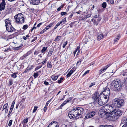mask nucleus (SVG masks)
I'll list each match as a JSON object with an SVG mask.
<instances>
[{
	"label": "nucleus",
	"mask_w": 127,
	"mask_h": 127,
	"mask_svg": "<svg viewBox=\"0 0 127 127\" xmlns=\"http://www.w3.org/2000/svg\"><path fill=\"white\" fill-rule=\"evenodd\" d=\"M84 109L81 107L75 108L69 112L68 116L71 119H78L84 111Z\"/></svg>",
	"instance_id": "nucleus-1"
},
{
	"label": "nucleus",
	"mask_w": 127,
	"mask_h": 127,
	"mask_svg": "<svg viewBox=\"0 0 127 127\" xmlns=\"http://www.w3.org/2000/svg\"><path fill=\"white\" fill-rule=\"evenodd\" d=\"M112 105H109L107 107L108 108V109L110 111L109 113H110L112 115L116 117L117 116H120L122 114V112L120 109H116L115 107H112Z\"/></svg>",
	"instance_id": "nucleus-2"
},
{
	"label": "nucleus",
	"mask_w": 127,
	"mask_h": 127,
	"mask_svg": "<svg viewBox=\"0 0 127 127\" xmlns=\"http://www.w3.org/2000/svg\"><path fill=\"white\" fill-rule=\"evenodd\" d=\"M124 103V100L123 99L116 98L112 101V104L110 105H112V107L119 108L123 106Z\"/></svg>",
	"instance_id": "nucleus-3"
},
{
	"label": "nucleus",
	"mask_w": 127,
	"mask_h": 127,
	"mask_svg": "<svg viewBox=\"0 0 127 127\" xmlns=\"http://www.w3.org/2000/svg\"><path fill=\"white\" fill-rule=\"evenodd\" d=\"M108 106H103L101 108V109L99 110L98 112V114L100 115V116L101 117H102L105 115H106L107 113L109 112L110 111L108 110L107 107Z\"/></svg>",
	"instance_id": "nucleus-4"
},
{
	"label": "nucleus",
	"mask_w": 127,
	"mask_h": 127,
	"mask_svg": "<svg viewBox=\"0 0 127 127\" xmlns=\"http://www.w3.org/2000/svg\"><path fill=\"white\" fill-rule=\"evenodd\" d=\"M111 85L117 90H120L122 88V84L119 80L113 81L111 83Z\"/></svg>",
	"instance_id": "nucleus-5"
},
{
	"label": "nucleus",
	"mask_w": 127,
	"mask_h": 127,
	"mask_svg": "<svg viewBox=\"0 0 127 127\" xmlns=\"http://www.w3.org/2000/svg\"><path fill=\"white\" fill-rule=\"evenodd\" d=\"M16 22L19 23H22L24 21V18L23 15L21 13H19L15 16Z\"/></svg>",
	"instance_id": "nucleus-6"
},
{
	"label": "nucleus",
	"mask_w": 127,
	"mask_h": 127,
	"mask_svg": "<svg viewBox=\"0 0 127 127\" xmlns=\"http://www.w3.org/2000/svg\"><path fill=\"white\" fill-rule=\"evenodd\" d=\"M110 93L109 89L108 88H103V91L102 92L103 95L102 96L106 98H107L108 100L109 97L110 95Z\"/></svg>",
	"instance_id": "nucleus-7"
},
{
	"label": "nucleus",
	"mask_w": 127,
	"mask_h": 127,
	"mask_svg": "<svg viewBox=\"0 0 127 127\" xmlns=\"http://www.w3.org/2000/svg\"><path fill=\"white\" fill-rule=\"evenodd\" d=\"M108 100L103 96H100L97 100L98 104L100 106H102L106 103Z\"/></svg>",
	"instance_id": "nucleus-8"
},
{
	"label": "nucleus",
	"mask_w": 127,
	"mask_h": 127,
	"mask_svg": "<svg viewBox=\"0 0 127 127\" xmlns=\"http://www.w3.org/2000/svg\"><path fill=\"white\" fill-rule=\"evenodd\" d=\"M90 92H82L81 94L83 95L82 97L83 99L88 98L90 97L91 94Z\"/></svg>",
	"instance_id": "nucleus-9"
},
{
	"label": "nucleus",
	"mask_w": 127,
	"mask_h": 127,
	"mask_svg": "<svg viewBox=\"0 0 127 127\" xmlns=\"http://www.w3.org/2000/svg\"><path fill=\"white\" fill-rule=\"evenodd\" d=\"M92 97L93 100L94 101V102L95 103L97 102V100L100 97L98 93L97 92H95L94 94H93Z\"/></svg>",
	"instance_id": "nucleus-10"
},
{
	"label": "nucleus",
	"mask_w": 127,
	"mask_h": 127,
	"mask_svg": "<svg viewBox=\"0 0 127 127\" xmlns=\"http://www.w3.org/2000/svg\"><path fill=\"white\" fill-rule=\"evenodd\" d=\"M95 114V112L94 111L90 112L87 113L85 117V119L92 118L93 117Z\"/></svg>",
	"instance_id": "nucleus-11"
},
{
	"label": "nucleus",
	"mask_w": 127,
	"mask_h": 127,
	"mask_svg": "<svg viewBox=\"0 0 127 127\" xmlns=\"http://www.w3.org/2000/svg\"><path fill=\"white\" fill-rule=\"evenodd\" d=\"M13 10L12 6L11 5H9L7 7V8L5 11V14H9L12 12Z\"/></svg>",
	"instance_id": "nucleus-12"
},
{
	"label": "nucleus",
	"mask_w": 127,
	"mask_h": 127,
	"mask_svg": "<svg viewBox=\"0 0 127 127\" xmlns=\"http://www.w3.org/2000/svg\"><path fill=\"white\" fill-rule=\"evenodd\" d=\"M124 124L122 127H127V117H124L122 119L121 124Z\"/></svg>",
	"instance_id": "nucleus-13"
},
{
	"label": "nucleus",
	"mask_w": 127,
	"mask_h": 127,
	"mask_svg": "<svg viewBox=\"0 0 127 127\" xmlns=\"http://www.w3.org/2000/svg\"><path fill=\"white\" fill-rule=\"evenodd\" d=\"M2 2L0 4V10L1 11L3 10L5 8L6 3L5 0H1Z\"/></svg>",
	"instance_id": "nucleus-14"
},
{
	"label": "nucleus",
	"mask_w": 127,
	"mask_h": 127,
	"mask_svg": "<svg viewBox=\"0 0 127 127\" xmlns=\"http://www.w3.org/2000/svg\"><path fill=\"white\" fill-rule=\"evenodd\" d=\"M30 1L31 4L35 5L39 4L41 2L40 0H30Z\"/></svg>",
	"instance_id": "nucleus-15"
},
{
	"label": "nucleus",
	"mask_w": 127,
	"mask_h": 127,
	"mask_svg": "<svg viewBox=\"0 0 127 127\" xmlns=\"http://www.w3.org/2000/svg\"><path fill=\"white\" fill-rule=\"evenodd\" d=\"M4 35H2L1 38L0 39V43H4L6 41H7L8 40L7 36L5 37Z\"/></svg>",
	"instance_id": "nucleus-16"
},
{
	"label": "nucleus",
	"mask_w": 127,
	"mask_h": 127,
	"mask_svg": "<svg viewBox=\"0 0 127 127\" xmlns=\"http://www.w3.org/2000/svg\"><path fill=\"white\" fill-rule=\"evenodd\" d=\"M5 26L6 27L8 26H11V21L8 19H6L5 20Z\"/></svg>",
	"instance_id": "nucleus-17"
},
{
	"label": "nucleus",
	"mask_w": 127,
	"mask_h": 127,
	"mask_svg": "<svg viewBox=\"0 0 127 127\" xmlns=\"http://www.w3.org/2000/svg\"><path fill=\"white\" fill-rule=\"evenodd\" d=\"M104 36L101 33H99L97 36V40H100L101 39L104 38Z\"/></svg>",
	"instance_id": "nucleus-18"
},
{
	"label": "nucleus",
	"mask_w": 127,
	"mask_h": 127,
	"mask_svg": "<svg viewBox=\"0 0 127 127\" xmlns=\"http://www.w3.org/2000/svg\"><path fill=\"white\" fill-rule=\"evenodd\" d=\"M75 70V68H73L66 75L67 77H69Z\"/></svg>",
	"instance_id": "nucleus-19"
},
{
	"label": "nucleus",
	"mask_w": 127,
	"mask_h": 127,
	"mask_svg": "<svg viewBox=\"0 0 127 127\" xmlns=\"http://www.w3.org/2000/svg\"><path fill=\"white\" fill-rule=\"evenodd\" d=\"M6 30L9 32H12L14 30V28L12 27V25L11 26H8L6 27Z\"/></svg>",
	"instance_id": "nucleus-20"
},
{
	"label": "nucleus",
	"mask_w": 127,
	"mask_h": 127,
	"mask_svg": "<svg viewBox=\"0 0 127 127\" xmlns=\"http://www.w3.org/2000/svg\"><path fill=\"white\" fill-rule=\"evenodd\" d=\"M53 124H54V125L55 126V127H59V124L56 121H53L47 127H50V126L52 125Z\"/></svg>",
	"instance_id": "nucleus-21"
},
{
	"label": "nucleus",
	"mask_w": 127,
	"mask_h": 127,
	"mask_svg": "<svg viewBox=\"0 0 127 127\" xmlns=\"http://www.w3.org/2000/svg\"><path fill=\"white\" fill-rule=\"evenodd\" d=\"M122 75L125 77L124 78L125 83V84L127 85V70H126V71L123 73Z\"/></svg>",
	"instance_id": "nucleus-22"
},
{
	"label": "nucleus",
	"mask_w": 127,
	"mask_h": 127,
	"mask_svg": "<svg viewBox=\"0 0 127 127\" xmlns=\"http://www.w3.org/2000/svg\"><path fill=\"white\" fill-rule=\"evenodd\" d=\"M54 50V48L53 47H52L50 49L48 52V54H47V56L48 57L52 55Z\"/></svg>",
	"instance_id": "nucleus-23"
},
{
	"label": "nucleus",
	"mask_w": 127,
	"mask_h": 127,
	"mask_svg": "<svg viewBox=\"0 0 127 127\" xmlns=\"http://www.w3.org/2000/svg\"><path fill=\"white\" fill-rule=\"evenodd\" d=\"M51 99H50L49 100H48V101H47L46 104V105H45V107H44V110L45 112L46 110H47V106L49 104V102L51 101Z\"/></svg>",
	"instance_id": "nucleus-24"
},
{
	"label": "nucleus",
	"mask_w": 127,
	"mask_h": 127,
	"mask_svg": "<svg viewBox=\"0 0 127 127\" xmlns=\"http://www.w3.org/2000/svg\"><path fill=\"white\" fill-rule=\"evenodd\" d=\"M59 76L58 75H53L51 76V78L52 80L54 81H55L57 80Z\"/></svg>",
	"instance_id": "nucleus-25"
},
{
	"label": "nucleus",
	"mask_w": 127,
	"mask_h": 127,
	"mask_svg": "<svg viewBox=\"0 0 127 127\" xmlns=\"http://www.w3.org/2000/svg\"><path fill=\"white\" fill-rule=\"evenodd\" d=\"M120 34H118L116 37H115L114 38V40L115 42V43H116L118 42V40L120 38Z\"/></svg>",
	"instance_id": "nucleus-26"
},
{
	"label": "nucleus",
	"mask_w": 127,
	"mask_h": 127,
	"mask_svg": "<svg viewBox=\"0 0 127 127\" xmlns=\"http://www.w3.org/2000/svg\"><path fill=\"white\" fill-rule=\"evenodd\" d=\"M72 99L71 98H67L66 100L64 101L63 103L64 105L66 104L67 102L70 101Z\"/></svg>",
	"instance_id": "nucleus-27"
},
{
	"label": "nucleus",
	"mask_w": 127,
	"mask_h": 127,
	"mask_svg": "<svg viewBox=\"0 0 127 127\" xmlns=\"http://www.w3.org/2000/svg\"><path fill=\"white\" fill-rule=\"evenodd\" d=\"M8 106L7 103L5 104L3 106L2 108V111L3 110L6 109L7 108H8Z\"/></svg>",
	"instance_id": "nucleus-28"
},
{
	"label": "nucleus",
	"mask_w": 127,
	"mask_h": 127,
	"mask_svg": "<svg viewBox=\"0 0 127 127\" xmlns=\"http://www.w3.org/2000/svg\"><path fill=\"white\" fill-rule=\"evenodd\" d=\"M18 74V72H15L11 74V76L13 78H15L17 77L16 74Z\"/></svg>",
	"instance_id": "nucleus-29"
},
{
	"label": "nucleus",
	"mask_w": 127,
	"mask_h": 127,
	"mask_svg": "<svg viewBox=\"0 0 127 127\" xmlns=\"http://www.w3.org/2000/svg\"><path fill=\"white\" fill-rule=\"evenodd\" d=\"M51 62L50 61H48L47 63V67L49 68H51L52 67V65L50 64Z\"/></svg>",
	"instance_id": "nucleus-30"
},
{
	"label": "nucleus",
	"mask_w": 127,
	"mask_h": 127,
	"mask_svg": "<svg viewBox=\"0 0 127 127\" xmlns=\"http://www.w3.org/2000/svg\"><path fill=\"white\" fill-rule=\"evenodd\" d=\"M98 127H114L112 126L111 125H103L100 126Z\"/></svg>",
	"instance_id": "nucleus-31"
},
{
	"label": "nucleus",
	"mask_w": 127,
	"mask_h": 127,
	"mask_svg": "<svg viewBox=\"0 0 127 127\" xmlns=\"http://www.w3.org/2000/svg\"><path fill=\"white\" fill-rule=\"evenodd\" d=\"M61 24H62V22H60L58 23L54 27V29H56Z\"/></svg>",
	"instance_id": "nucleus-32"
},
{
	"label": "nucleus",
	"mask_w": 127,
	"mask_h": 127,
	"mask_svg": "<svg viewBox=\"0 0 127 127\" xmlns=\"http://www.w3.org/2000/svg\"><path fill=\"white\" fill-rule=\"evenodd\" d=\"M107 4L105 2H103L102 4V7L103 8H105L106 7Z\"/></svg>",
	"instance_id": "nucleus-33"
},
{
	"label": "nucleus",
	"mask_w": 127,
	"mask_h": 127,
	"mask_svg": "<svg viewBox=\"0 0 127 127\" xmlns=\"http://www.w3.org/2000/svg\"><path fill=\"white\" fill-rule=\"evenodd\" d=\"M32 53V52L31 51H29L26 54L24 55V57H26L28 56Z\"/></svg>",
	"instance_id": "nucleus-34"
},
{
	"label": "nucleus",
	"mask_w": 127,
	"mask_h": 127,
	"mask_svg": "<svg viewBox=\"0 0 127 127\" xmlns=\"http://www.w3.org/2000/svg\"><path fill=\"white\" fill-rule=\"evenodd\" d=\"M47 49V47H44L42 49L41 52L42 53H43L45 52Z\"/></svg>",
	"instance_id": "nucleus-35"
},
{
	"label": "nucleus",
	"mask_w": 127,
	"mask_h": 127,
	"mask_svg": "<svg viewBox=\"0 0 127 127\" xmlns=\"http://www.w3.org/2000/svg\"><path fill=\"white\" fill-rule=\"evenodd\" d=\"M61 36H57L55 38L54 41H59L60 38Z\"/></svg>",
	"instance_id": "nucleus-36"
},
{
	"label": "nucleus",
	"mask_w": 127,
	"mask_h": 127,
	"mask_svg": "<svg viewBox=\"0 0 127 127\" xmlns=\"http://www.w3.org/2000/svg\"><path fill=\"white\" fill-rule=\"evenodd\" d=\"M28 25H25L23 26L22 29L24 30H26L28 28Z\"/></svg>",
	"instance_id": "nucleus-37"
},
{
	"label": "nucleus",
	"mask_w": 127,
	"mask_h": 127,
	"mask_svg": "<svg viewBox=\"0 0 127 127\" xmlns=\"http://www.w3.org/2000/svg\"><path fill=\"white\" fill-rule=\"evenodd\" d=\"M79 48H80L79 47V46L77 47V48H76V50H75V51H74V52H73V54H74V56L75 55L76 53L77 52V51L79 49Z\"/></svg>",
	"instance_id": "nucleus-38"
},
{
	"label": "nucleus",
	"mask_w": 127,
	"mask_h": 127,
	"mask_svg": "<svg viewBox=\"0 0 127 127\" xmlns=\"http://www.w3.org/2000/svg\"><path fill=\"white\" fill-rule=\"evenodd\" d=\"M37 106H35L34 107V109L33 111V113L35 112L37 108Z\"/></svg>",
	"instance_id": "nucleus-39"
},
{
	"label": "nucleus",
	"mask_w": 127,
	"mask_h": 127,
	"mask_svg": "<svg viewBox=\"0 0 127 127\" xmlns=\"http://www.w3.org/2000/svg\"><path fill=\"white\" fill-rule=\"evenodd\" d=\"M12 120H10L9 121V123H8V126L9 127H10L11 125L12 124Z\"/></svg>",
	"instance_id": "nucleus-40"
},
{
	"label": "nucleus",
	"mask_w": 127,
	"mask_h": 127,
	"mask_svg": "<svg viewBox=\"0 0 127 127\" xmlns=\"http://www.w3.org/2000/svg\"><path fill=\"white\" fill-rule=\"evenodd\" d=\"M66 21V19L65 18H64L62 20V21H61L60 22H62V23H63V24H64V23H65Z\"/></svg>",
	"instance_id": "nucleus-41"
},
{
	"label": "nucleus",
	"mask_w": 127,
	"mask_h": 127,
	"mask_svg": "<svg viewBox=\"0 0 127 127\" xmlns=\"http://www.w3.org/2000/svg\"><path fill=\"white\" fill-rule=\"evenodd\" d=\"M30 70V68H28V67L27 68H26L25 70L24 71L23 73H27V72L29 71V70Z\"/></svg>",
	"instance_id": "nucleus-42"
},
{
	"label": "nucleus",
	"mask_w": 127,
	"mask_h": 127,
	"mask_svg": "<svg viewBox=\"0 0 127 127\" xmlns=\"http://www.w3.org/2000/svg\"><path fill=\"white\" fill-rule=\"evenodd\" d=\"M38 76V74L37 73H34L33 75V76L35 78L37 77Z\"/></svg>",
	"instance_id": "nucleus-43"
},
{
	"label": "nucleus",
	"mask_w": 127,
	"mask_h": 127,
	"mask_svg": "<svg viewBox=\"0 0 127 127\" xmlns=\"http://www.w3.org/2000/svg\"><path fill=\"white\" fill-rule=\"evenodd\" d=\"M81 60H79L77 63V65H79L81 63Z\"/></svg>",
	"instance_id": "nucleus-44"
},
{
	"label": "nucleus",
	"mask_w": 127,
	"mask_h": 127,
	"mask_svg": "<svg viewBox=\"0 0 127 127\" xmlns=\"http://www.w3.org/2000/svg\"><path fill=\"white\" fill-rule=\"evenodd\" d=\"M63 6L62 5H61L57 9V10L58 11H59L60 10L61 8H63Z\"/></svg>",
	"instance_id": "nucleus-45"
},
{
	"label": "nucleus",
	"mask_w": 127,
	"mask_h": 127,
	"mask_svg": "<svg viewBox=\"0 0 127 127\" xmlns=\"http://www.w3.org/2000/svg\"><path fill=\"white\" fill-rule=\"evenodd\" d=\"M61 15H62L63 16L64 15H66L67 14V13L66 12H61Z\"/></svg>",
	"instance_id": "nucleus-46"
},
{
	"label": "nucleus",
	"mask_w": 127,
	"mask_h": 127,
	"mask_svg": "<svg viewBox=\"0 0 127 127\" xmlns=\"http://www.w3.org/2000/svg\"><path fill=\"white\" fill-rule=\"evenodd\" d=\"M98 22L97 21H96V20H95L94 22V23L95 25H97L98 24Z\"/></svg>",
	"instance_id": "nucleus-47"
},
{
	"label": "nucleus",
	"mask_w": 127,
	"mask_h": 127,
	"mask_svg": "<svg viewBox=\"0 0 127 127\" xmlns=\"http://www.w3.org/2000/svg\"><path fill=\"white\" fill-rule=\"evenodd\" d=\"M63 79L62 78H61L58 81V82L59 83H60L61 82V81L63 80Z\"/></svg>",
	"instance_id": "nucleus-48"
},
{
	"label": "nucleus",
	"mask_w": 127,
	"mask_h": 127,
	"mask_svg": "<svg viewBox=\"0 0 127 127\" xmlns=\"http://www.w3.org/2000/svg\"><path fill=\"white\" fill-rule=\"evenodd\" d=\"M89 72V70H87L83 74V76H84L87 73H88Z\"/></svg>",
	"instance_id": "nucleus-49"
},
{
	"label": "nucleus",
	"mask_w": 127,
	"mask_h": 127,
	"mask_svg": "<svg viewBox=\"0 0 127 127\" xmlns=\"http://www.w3.org/2000/svg\"><path fill=\"white\" fill-rule=\"evenodd\" d=\"M91 16V15L90 14H89L87 15L85 17V19H87V18L90 17Z\"/></svg>",
	"instance_id": "nucleus-50"
},
{
	"label": "nucleus",
	"mask_w": 127,
	"mask_h": 127,
	"mask_svg": "<svg viewBox=\"0 0 127 127\" xmlns=\"http://www.w3.org/2000/svg\"><path fill=\"white\" fill-rule=\"evenodd\" d=\"M10 50V49L9 48H7V49H6L4 50V51L5 52H8Z\"/></svg>",
	"instance_id": "nucleus-51"
},
{
	"label": "nucleus",
	"mask_w": 127,
	"mask_h": 127,
	"mask_svg": "<svg viewBox=\"0 0 127 127\" xmlns=\"http://www.w3.org/2000/svg\"><path fill=\"white\" fill-rule=\"evenodd\" d=\"M61 127H68L67 125L64 124H62L61 126Z\"/></svg>",
	"instance_id": "nucleus-52"
},
{
	"label": "nucleus",
	"mask_w": 127,
	"mask_h": 127,
	"mask_svg": "<svg viewBox=\"0 0 127 127\" xmlns=\"http://www.w3.org/2000/svg\"><path fill=\"white\" fill-rule=\"evenodd\" d=\"M108 3L113 4L114 3V1L113 0H110Z\"/></svg>",
	"instance_id": "nucleus-53"
},
{
	"label": "nucleus",
	"mask_w": 127,
	"mask_h": 127,
	"mask_svg": "<svg viewBox=\"0 0 127 127\" xmlns=\"http://www.w3.org/2000/svg\"><path fill=\"white\" fill-rule=\"evenodd\" d=\"M67 41L65 42L63 44V48H64L65 47V46L67 44Z\"/></svg>",
	"instance_id": "nucleus-54"
},
{
	"label": "nucleus",
	"mask_w": 127,
	"mask_h": 127,
	"mask_svg": "<svg viewBox=\"0 0 127 127\" xmlns=\"http://www.w3.org/2000/svg\"><path fill=\"white\" fill-rule=\"evenodd\" d=\"M9 85H11L13 84L12 81V80H10L9 82Z\"/></svg>",
	"instance_id": "nucleus-55"
},
{
	"label": "nucleus",
	"mask_w": 127,
	"mask_h": 127,
	"mask_svg": "<svg viewBox=\"0 0 127 127\" xmlns=\"http://www.w3.org/2000/svg\"><path fill=\"white\" fill-rule=\"evenodd\" d=\"M28 121V118H26L25 119L23 120V121L25 123H27Z\"/></svg>",
	"instance_id": "nucleus-56"
},
{
	"label": "nucleus",
	"mask_w": 127,
	"mask_h": 127,
	"mask_svg": "<svg viewBox=\"0 0 127 127\" xmlns=\"http://www.w3.org/2000/svg\"><path fill=\"white\" fill-rule=\"evenodd\" d=\"M95 85V83H92L89 86V87L90 88L91 87Z\"/></svg>",
	"instance_id": "nucleus-57"
},
{
	"label": "nucleus",
	"mask_w": 127,
	"mask_h": 127,
	"mask_svg": "<svg viewBox=\"0 0 127 127\" xmlns=\"http://www.w3.org/2000/svg\"><path fill=\"white\" fill-rule=\"evenodd\" d=\"M12 110H12L11 109H10V110L9 112V113H8V117L11 114V113L12 112Z\"/></svg>",
	"instance_id": "nucleus-58"
},
{
	"label": "nucleus",
	"mask_w": 127,
	"mask_h": 127,
	"mask_svg": "<svg viewBox=\"0 0 127 127\" xmlns=\"http://www.w3.org/2000/svg\"><path fill=\"white\" fill-rule=\"evenodd\" d=\"M110 65V64H109L104 67H105V68L106 69L109 67Z\"/></svg>",
	"instance_id": "nucleus-59"
},
{
	"label": "nucleus",
	"mask_w": 127,
	"mask_h": 127,
	"mask_svg": "<svg viewBox=\"0 0 127 127\" xmlns=\"http://www.w3.org/2000/svg\"><path fill=\"white\" fill-rule=\"evenodd\" d=\"M31 11L33 12H35V10L33 8H31L30 9Z\"/></svg>",
	"instance_id": "nucleus-60"
},
{
	"label": "nucleus",
	"mask_w": 127,
	"mask_h": 127,
	"mask_svg": "<svg viewBox=\"0 0 127 127\" xmlns=\"http://www.w3.org/2000/svg\"><path fill=\"white\" fill-rule=\"evenodd\" d=\"M44 84L46 85H49V83L48 82L46 81L44 82Z\"/></svg>",
	"instance_id": "nucleus-61"
},
{
	"label": "nucleus",
	"mask_w": 127,
	"mask_h": 127,
	"mask_svg": "<svg viewBox=\"0 0 127 127\" xmlns=\"http://www.w3.org/2000/svg\"><path fill=\"white\" fill-rule=\"evenodd\" d=\"M54 24L53 23H52L50 24L48 26L49 27H51Z\"/></svg>",
	"instance_id": "nucleus-62"
},
{
	"label": "nucleus",
	"mask_w": 127,
	"mask_h": 127,
	"mask_svg": "<svg viewBox=\"0 0 127 127\" xmlns=\"http://www.w3.org/2000/svg\"><path fill=\"white\" fill-rule=\"evenodd\" d=\"M42 23H40L38 24L37 26V27H40V26L42 24Z\"/></svg>",
	"instance_id": "nucleus-63"
},
{
	"label": "nucleus",
	"mask_w": 127,
	"mask_h": 127,
	"mask_svg": "<svg viewBox=\"0 0 127 127\" xmlns=\"http://www.w3.org/2000/svg\"><path fill=\"white\" fill-rule=\"evenodd\" d=\"M101 69L102 70L103 72H104L106 69L105 67H103Z\"/></svg>",
	"instance_id": "nucleus-64"
}]
</instances>
